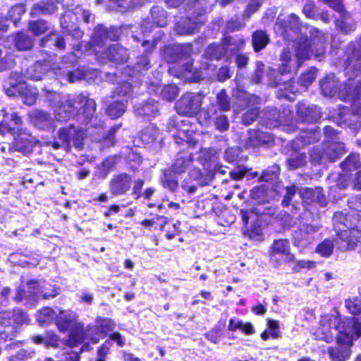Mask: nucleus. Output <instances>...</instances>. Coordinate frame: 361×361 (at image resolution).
Masks as SVG:
<instances>
[{"instance_id":"f257e3e1","label":"nucleus","mask_w":361,"mask_h":361,"mask_svg":"<svg viewBox=\"0 0 361 361\" xmlns=\"http://www.w3.org/2000/svg\"><path fill=\"white\" fill-rule=\"evenodd\" d=\"M314 334L317 339L327 343L336 336L338 344L350 345L361 335V322L355 318L342 321L339 317L324 315Z\"/></svg>"},{"instance_id":"f03ea898","label":"nucleus","mask_w":361,"mask_h":361,"mask_svg":"<svg viewBox=\"0 0 361 361\" xmlns=\"http://www.w3.org/2000/svg\"><path fill=\"white\" fill-rule=\"evenodd\" d=\"M315 32L314 38L307 40L305 37H300L295 43V54L292 55L289 51L286 50L281 54V64L279 68L281 74L297 69L302 61L312 56L321 60L324 54L325 39L319 30H316Z\"/></svg>"},{"instance_id":"7ed1b4c3","label":"nucleus","mask_w":361,"mask_h":361,"mask_svg":"<svg viewBox=\"0 0 361 361\" xmlns=\"http://www.w3.org/2000/svg\"><path fill=\"white\" fill-rule=\"evenodd\" d=\"M334 225L337 233L336 245L341 251L353 250L361 241V214L355 211L350 214H336Z\"/></svg>"},{"instance_id":"20e7f679","label":"nucleus","mask_w":361,"mask_h":361,"mask_svg":"<svg viewBox=\"0 0 361 361\" xmlns=\"http://www.w3.org/2000/svg\"><path fill=\"white\" fill-rule=\"evenodd\" d=\"M95 108V102L82 94L73 98L68 96L60 105L55 106L54 115L59 121H66L78 113L84 114L87 119H90Z\"/></svg>"},{"instance_id":"39448f33","label":"nucleus","mask_w":361,"mask_h":361,"mask_svg":"<svg viewBox=\"0 0 361 361\" xmlns=\"http://www.w3.org/2000/svg\"><path fill=\"white\" fill-rule=\"evenodd\" d=\"M58 295L57 290L44 281H30L25 286L22 285L17 291L15 297L16 301L27 300L35 302L40 297L47 299L54 298Z\"/></svg>"},{"instance_id":"423d86ee","label":"nucleus","mask_w":361,"mask_h":361,"mask_svg":"<svg viewBox=\"0 0 361 361\" xmlns=\"http://www.w3.org/2000/svg\"><path fill=\"white\" fill-rule=\"evenodd\" d=\"M337 83L338 81L334 75H327L320 82L323 94L331 97L338 94L341 99L348 101L355 99L361 94V87H354V83L351 80L349 83L341 85L338 90L336 89Z\"/></svg>"},{"instance_id":"0eeeda50","label":"nucleus","mask_w":361,"mask_h":361,"mask_svg":"<svg viewBox=\"0 0 361 361\" xmlns=\"http://www.w3.org/2000/svg\"><path fill=\"white\" fill-rule=\"evenodd\" d=\"M55 323L61 331H70L68 344L71 347L75 346L76 338L82 339V335H78V332L83 329V324L78 322V315L75 312L60 310L56 314Z\"/></svg>"},{"instance_id":"6e6552de","label":"nucleus","mask_w":361,"mask_h":361,"mask_svg":"<svg viewBox=\"0 0 361 361\" xmlns=\"http://www.w3.org/2000/svg\"><path fill=\"white\" fill-rule=\"evenodd\" d=\"M192 120L194 118H185L171 119L168 123V129L169 132H172L173 129L177 130L176 133L173 135L177 143L185 142L189 144H195L196 141V125Z\"/></svg>"},{"instance_id":"1a4fd4ad","label":"nucleus","mask_w":361,"mask_h":361,"mask_svg":"<svg viewBox=\"0 0 361 361\" xmlns=\"http://www.w3.org/2000/svg\"><path fill=\"white\" fill-rule=\"evenodd\" d=\"M192 164L190 154L179 155L176 162L172 166L171 170H168L164 173L162 179V185L164 188L169 189L171 192H174L178 187V181L176 177H173L172 173H181L186 169H188Z\"/></svg>"},{"instance_id":"9d476101","label":"nucleus","mask_w":361,"mask_h":361,"mask_svg":"<svg viewBox=\"0 0 361 361\" xmlns=\"http://www.w3.org/2000/svg\"><path fill=\"white\" fill-rule=\"evenodd\" d=\"M85 132L82 130H76L73 126L61 129L58 133V140L52 142V147L55 149L61 147L67 149L72 143L75 147L80 148L82 145Z\"/></svg>"},{"instance_id":"9b49d317","label":"nucleus","mask_w":361,"mask_h":361,"mask_svg":"<svg viewBox=\"0 0 361 361\" xmlns=\"http://www.w3.org/2000/svg\"><path fill=\"white\" fill-rule=\"evenodd\" d=\"M324 146L326 148L324 151L316 149L311 153L310 157L313 163L334 161L345 152L344 144L334 139L331 141H328Z\"/></svg>"},{"instance_id":"f8f14e48","label":"nucleus","mask_w":361,"mask_h":361,"mask_svg":"<svg viewBox=\"0 0 361 361\" xmlns=\"http://www.w3.org/2000/svg\"><path fill=\"white\" fill-rule=\"evenodd\" d=\"M202 104V97L198 94L188 93L176 104V110L180 115L192 116L198 112Z\"/></svg>"},{"instance_id":"ddd939ff","label":"nucleus","mask_w":361,"mask_h":361,"mask_svg":"<svg viewBox=\"0 0 361 361\" xmlns=\"http://www.w3.org/2000/svg\"><path fill=\"white\" fill-rule=\"evenodd\" d=\"M188 176L190 181L185 179L181 187L190 194L194 193L197 188V185L192 183V181H196L197 185L202 186L207 185L213 178L212 171H206L205 173H202L197 167L190 169Z\"/></svg>"},{"instance_id":"4468645a","label":"nucleus","mask_w":361,"mask_h":361,"mask_svg":"<svg viewBox=\"0 0 361 361\" xmlns=\"http://www.w3.org/2000/svg\"><path fill=\"white\" fill-rule=\"evenodd\" d=\"M277 255L283 256L287 262L294 260V255L290 252V244L287 240L279 239L274 242L270 250L271 260L275 261Z\"/></svg>"},{"instance_id":"2eb2a0df","label":"nucleus","mask_w":361,"mask_h":361,"mask_svg":"<svg viewBox=\"0 0 361 361\" xmlns=\"http://www.w3.org/2000/svg\"><path fill=\"white\" fill-rule=\"evenodd\" d=\"M131 178L126 173H121L114 177L110 182V191L114 195L126 192L130 188Z\"/></svg>"},{"instance_id":"dca6fc26","label":"nucleus","mask_w":361,"mask_h":361,"mask_svg":"<svg viewBox=\"0 0 361 361\" xmlns=\"http://www.w3.org/2000/svg\"><path fill=\"white\" fill-rule=\"evenodd\" d=\"M78 335H82L83 338L82 340H79L78 338H76L75 345H76L77 343L84 342L85 340H90L93 344H95L105 336L104 331L97 323L95 326H89L85 332L82 329L79 331Z\"/></svg>"},{"instance_id":"f3484780","label":"nucleus","mask_w":361,"mask_h":361,"mask_svg":"<svg viewBox=\"0 0 361 361\" xmlns=\"http://www.w3.org/2000/svg\"><path fill=\"white\" fill-rule=\"evenodd\" d=\"M300 197L305 202L310 203L311 202H317L321 205H325V200L322 193V189L317 188L315 189L305 188L299 190Z\"/></svg>"},{"instance_id":"a211bd4d","label":"nucleus","mask_w":361,"mask_h":361,"mask_svg":"<svg viewBox=\"0 0 361 361\" xmlns=\"http://www.w3.org/2000/svg\"><path fill=\"white\" fill-rule=\"evenodd\" d=\"M3 111L4 120L0 125V133L2 134L11 133L20 124L21 120L16 113H13L10 115L5 112V111Z\"/></svg>"},{"instance_id":"6ab92c4d","label":"nucleus","mask_w":361,"mask_h":361,"mask_svg":"<svg viewBox=\"0 0 361 361\" xmlns=\"http://www.w3.org/2000/svg\"><path fill=\"white\" fill-rule=\"evenodd\" d=\"M11 320L17 324L26 323L28 320L27 314L20 310H16L13 313L9 312H0V324H10Z\"/></svg>"},{"instance_id":"aec40b11","label":"nucleus","mask_w":361,"mask_h":361,"mask_svg":"<svg viewBox=\"0 0 361 361\" xmlns=\"http://www.w3.org/2000/svg\"><path fill=\"white\" fill-rule=\"evenodd\" d=\"M216 161V153L211 149H202L197 157V161L202 164L205 171H212Z\"/></svg>"},{"instance_id":"412c9836","label":"nucleus","mask_w":361,"mask_h":361,"mask_svg":"<svg viewBox=\"0 0 361 361\" xmlns=\"http://www.w3.org/2000/svg\"><path fill=\"white\" fill-rule=\"evenodd\" d=\"M107 58L116 63L126 61L128 59V53L126 49L118 45H111L106 53Z\"/></svg>"},{"instance_id":"4be33fe9","label":"nucleus","mask_w":361,"mask_h":361,"mask_svg":"<svg viewBox=\"0 0 361 361\" xmlns=\"http://www.w3.org/2000/svg\"><path fill=\"white\" fill-rule=\"evenodd\" d=\"M135 112L137 116L149 119L157 115L158 106L154 101L150 100L145 104L139 105L136 108Z\"/></svg>"},{"instance_id":"5701e85b","label":"nucleus","mask_w":361,"mask_h":361,"mask_svg":"<svg viewBox=\"0 0 361 361\" xmlns=\"http://www.w3.org/2000/svg\"><path fill=\"white\" fill-rule=\"evenodd\" d=\"M337 348H331L329 355L332 361H345L350 355V347L353 345L339 344Z\"/></svg>"},{"instance_id":"b1692460","label":"nucleus","mask_w":361,"mask_h":361,"mask_svg":"<svg viewBox=\"0 0 361 361\" xmlns=\"http://www.w3.org/2000/svg\"><path fill=\"white\" fill-rule=\"evenodd\" d=\"M203 22L199 19L192 20L188 18L185 21L180 23L178 22L176 25V30L179 35H190L198 27L199 23Z\"/></svg>"},{"instance_id":"393cba45","label":"nucleus","mask_w":361,"mask_h":361,"mask_svg":"<svg viewBox=\"0 0 361 361\" xmlns=\"http://www.w3.org/2000/svg\"><path fill=\"white\" fill-rule=\"evenodd\" d=\"M30 118L34 125L39 128H48L51 123L50 116L41 110H34L30 114Z\"/></svg>"},{"instance_id":"a878e982","label":"nucleus","mask_w":361,"mask_h":361,"mask_svg":"<svg viewBox=\"0 0 361 361\" xmlns=\"http://www.w3.org/2000/svg\"><path fill=\"white\" fill-rule=\"evenodd\" d=\"M23 102L27 105L35 104L37 95L35 88L28 87L25 83L20 85L18 87Z\"/></svg>"},{"instance_id":"bb28decb","label":"nucleus","mask_w":361,"mask_h":361,"mask_svg":"<svg viewBox=\"0 0 361 361\" xmlns=\"http://www.w3.org/2000/svg\"><path fill=\"white\" fill-rule=\"evenodd\" d=\"M269 42V37L267 33L262 30H257L253 33L252 44L255 51H259L264 49Z\"/></svg>"},{"instance_id":"cd10ccee","label":"nucleus","mask_w":361,"mask_h":361,"mask_svg":"<svg viewBox=\"0 0 361 361\" xmlns=\"http://www.w3.org/2000/svg\"><path fill=\"white\" fill-rule=\"evenodd\" d=\"M126 109V104L122 101H115L110 104L106 109L107 114L112 118H116L122 116Z\"/></svg>"},{"instance_id":"c85d7f7f","label":"nucleus","mask_w":361,"mask_h":361,"mask_svg":"<svg viewBox=\"0 0 361 361\" xmlns=\"http://www.w3.org/2000/svg\"><path fill=\"white\" fill-rule=\"evenodd\" d=\"M158 130L156 126L150 124L140 133V137L144 144L149 145L156 140Z\"/></svg>"},{"instance_id":"c756f323","label":"nucleus","mask_w":361,"mask_h":361,"mask_svg":"<svg viewBox=\"0 0 361 361\" xmlns=\"http://www.w3.org/2000/svg\"><path fill=\"white\" fill-rule=\"evenodd\" d=\"M192 71V65L190 63H186L183 68L176 75L178 78H184L188 80H191L194 82L198 81L203 78V75L202 73H197L193 75H190Z\"/></svg>"},{"instance_id":"7c9ffc66","label":"nucleus","mask_w":361,"mask_h":361,"mask_svg":"<svg viewBox=\"0 0 361 361\" xmlns=\"http://www.w3.org/2000/svg\"><path fill=\"white\" fill-rule=\"evenodd\" d=\"M13 147L17 151L28 154L32 151L33 146L27 137H19L16 139V145Z\"/></svg>"},{"instance_id":"2f4dec72","label":"nucleus","mask_w":361,"mask_h":361,"mask_svg":"<svg viewBox=\"0 0 361 361\" xmlns=\"http://www.w3.org/2000/svg\"><path fill=\"white\" fill-rule=\"evenodd\" d=\"M151 13L154 23L158 27H164L166 25V12L163 8L158 6L153 7Z\"/></svg>"},{"instance_id":"473e14b6","label":"nucleus","mask_w":361,"mask_h":361,"mask_svg":"<svg viewBox=\"0 0 361 361\" xmlns=\"http://www.w3.org/2000/svg\"><path fill=\"white\" fill-rule=\"evenodd\" d=\"M56 314V313L52 309L44 307L37 312V320L40 325H44L51 321Z\"/></svg>"},{"instance_id":"72a5a7b5","label":"nucleus","mask_w":361,"mask_h":361,"mask_svg":"<svg viewBox=\"0 0 361 361\" xmlns=\"http://www.w3.org/2000/svg\"><path fill=\"white\" fill-rule=\"evenodd\" d=\"M360 166V157L357 154H352L341 164L344 171L355 170Z\"/></svg>"},{"instance_id":"f704fd0d","label":"nucleus","mask_w":361,"mask_h":361,"mask_svg":"<svg viewBox=\"0 0 361 361\" xmlns=\"http://www.w3.org/2000/svg\"><path fill=\"white\" fill-rule=\"evenodd\" d=\"M47 66L42 64L41 62L36 63L32 68L29 70L28 74L30 78L35 80H42L45 71H47Z\"/></svg>"},{"instance_id":"c9c22d12","label":"nucleus","mask_w":361,"mask_h":361,"mask_svg":"<svg viewBox=\"0 0 361 361\" xmlns=\"http://www.w3.org/2000/svg\"><path fill=\"white\" fill-rule=\"evenodd\" d=\"M334 246L333 242L326 239L317 245L316 252L322 257H328L332 254Z\"/></svg>"},{"instance_id":"e433bc0d","label":"nucleus","mask_w":361,"mask_h":361,"mask_svg":"<svg viewBox=\"0 0 361 361\" xmlns=\"http://www.w3.org/2000/svg\"><path fill=\"white\" fill-rule=\"evenodd\" d=\"M178 92V87L175 85H170L163 87L161 90L160 94L164 99L172 101L177 97Z\"/></svg>"},{"instance_id":"4c0bfd02","label":"nucleus","mask_w":361,"mask_h":361,"mask_svg":"<svg viewBox=\"0 0 361 361\" xmlns=\"http://www.w3.org/2000/svg\"><path fill=\"white\" fill-rule=\"evenodd\" d=\"M16 44L20 50L30 49L32 47L31 39L24 33H18L16 37Z\"/></svg>"},{"instance_id":"58836bf2","label":"nucleus","mask_w":361,"mask_h":361,"mask_svg":"<svg viewBox=\"0 0 361 361\" xmlns=\"http://www.w3.org/2000/svg\"><path fill=\"white\" fill-rule=\"evenodd\" d=\"M345 307L353 314L361 313V299L355 297L345 300Z\"/></svg>"},{"instance_id":"ea45409f","label":"nucleus","mask_w":361,"mask_h":361,"mask_svg":"<svg viewBox=\"0 0 361 361\" xmlns=\"http://www.w3.org/2000/svg\"><path fill=\"white\" fill-rule=\"evenodd\" d=\"M229 47H228L227 49ZM226 49V44L224 46H218V45H210L207 49L205 53L207 56H209L212 59H219L221 58L224 51Z\"/></svg>"},{"instance_id":"a19ab883","label":"nucleus","mask_w":361,"mask_h":361,"mask_svg":"<svg viewBox=\"0 0 361 361\" xmlns=\"http://www.w3.org/2000/svg\"><path fill=\"white\" fill-rule=\"evenodd\" d=\"M30 30L37 36L44 33L48 30V25L44 20L33 21L30 23Z\"/></svg>"},{"instance_id":"79ce46f5","label":"nucleus","mask_w":361,"mask_h":361,"mask_svg":"<svg viewBox=\"0 0 361 361\" xmlns=\"http://www.w3.org/2000/svg\"><path fill=\"white\" fill-rule=\"evenodd\" d=\"M305 156L303 154H297L288 159V166L290 169H296L305 164Z\"/></svg>"},{"instance_id":"37998d69","label":"nucleus","mask_w":361,"mask_h":361,"mask_svg":"<svg viewBox=\"0 0 361 361\" xmlns=\"http://www.w3.org/2000/svg\"><path fill=\"white\" fill-rule=\"evenodd\" d=\"M231 176L234 179H240L245 176L247 177L248 178H254L257 177V173L253 172L251 171V169H247L243 167L231 172Z\"/></svg>"},{"instance_id":"c03bdc74","label":"nucleus","mask_w":361,"mask_h":361,"mask_svg":"<svg viewBox=\"0 0 361 361\" xmlns=\"http://www.w3.org/2000/svg\"><path fill=\"white\" fill-rule=\"evenodd\" d=\"M316 267V262L311 260H298L295 262L293 271L300 272L303 269H312Z\"/></svg>"},{"instance_id":"a18cd8bd","label":"nucleus","mask_w":361,"mask_h":361,"mask_svg":"<svg viewBox=\"0 0 361 361\" xmlns=\"http://www.w3.org/2000/svg\"><path fill=\"white\" fill-rule=\"evenodd\" d=\"M33 341L36 343H44L47 346L56 347L58 345V338L54 334H51L49 337L37 336L33 338Z\"/></svg>"},{"instance_id":"49530a36","label":"nucleus","mask_w":361,"mask_h":361,"mask_svg":"<svg viewBox=\"0 0 361 361\" xmlns=\"http://www.w3.org/2000/svg\"><path fill=\"white\" fill-rule=\"evenodd\" d=\"M279 172V166H273L272 167L268 169L267 171L263 172V173L260 176V180L266 182L274 180L277 178Z\"/></svg>"},{"instance_id":"de8ad7c7","label":"nucleus","mask_w":361,"mask_h":361,"mask_svg":"<svg viewBox=\"0 0 361 361\" xmlns=\"http://www.w3.org/2000/svg\"><path fill=\"white\" fill-rule=\"evenodd\" d=\"M96 323H97L98 325L100 326L105 336L107 334L108 332L113 331L116 326V324L114 322V321L111 320V319L107 318H98L96 321Z\"/></svg>"},{"instance_id":"09e8293b","label":"nucleus","mask_w":361,"mask_h":361,"mask_svg":"<svg viewBox=\"0 0 361 361\" xmlns=\"http://www.w3.org/2000/svg\"><path fill=\"white\" fill-rule=\"evenodd\" d=\"M25 10L23 5H16L11 8L8 12V15L11 19L15 23H16V22L20 19V16L25 13Z\"/></svg>"},{"instance_id":"8fccbe9b","label":"nucleus","mask_w":361,"mask_h":361,"mask_svg":"<svg viewBox=\"0 0 361 361\" xmlns=\"http://www.w3.org/2000/svg\"><path fill=\"white\" fill-rule=\"evenodd\" d=\"M317 69L311 68L307 72L304 73L301 77V82L305 87H307L316 78Z\"/></svg>"},{"instance_id":"3c124183","label":"nucleus","mask_w":361,"mask_h":361,"mask_svg":"<svg viewBox=\"0 0 361 361\" xmlns=\"http://www.w3.org/2000/svg\"><path fill=\"white\" fill-rule=\"evenodd\" d=\"M217 104L222 111H227L229 109L230 104L228 100L227 95L224 90H221L216 97Z\"/></svg>"},{"instance_id":"603ef678","label":"nucleus","mask_w":361,"mask_h":361,"mask_svg":"<svg viewBox=\"0 0 361 361\" xmlns=\"http://www.w3.org/2000/svg\"><path fill=\"white\" fill-rule=\"evenodd\" d=\"M268 328L269 334L273 338H277L280 336L279 322L275 320L268 319Z\"/></svg>"},{"instance_id":"864d4df0","label":"nucleus","mask_w":361,"mask_h":361,"mask_svg":"<svg viewBox=\"0 0 361 361\" xmlns=\"http://www.w3.org/2000/svg\"><path fill=\"white\" fill-rule=\"evenodd\" d=\"M215 126L216 128L221 132L226 130L228 128V121L227 118L225 116H220L217 117L215 121Z\"/></svg>"},{"instance_id":"5fc2aeb1","label":"nucleus","mask_w":361,"mask_h":361,"mask_svg":"<svg viewBox=\"0 0 361 361\" xmlns=\"http://www.w3.org/2000/svg\"><path fill=\"white\" fill-rule=\"evenodd\" d=\"M258 115V110L256 109H252L250 111L245 113L243 118V123L248 126L251 124L257 118Z\"/></svg>"},{"instance_id":"6e6d98bb","label":"nucleus","mask_w":361,"mask_h":361,"mask_svg":"<svg viewBox=\"0 0 361 361\" xmlns=\"http://www.w3.org/2000/svg\"><path fill=\"white\" fill-rule=\"evenodd\" d=\"M298 190V188H296L295 185L287 188L286 195H285V197L283 198V204L286 205V206L288 205L290 202L292 200V197L294 196V195L296 193V192Z\"/></svg>"},{"instance_id":"4d7b16f0","label":"nucleus","mask_w":361,"mask_h":361,"mask_svg":"<svg viewBox=\"0 0 361 361\" xmlns=\"http://www.w3.org/2000/svg\"><path fill=\"white\" fill-rule=\"evenodd\" d=\"M85 77V74L80 69L75 70L73 72L68 73V80L70 82H74L80 80Z\"/></svg>"},{"instance_id":"13d9d810","label":"nucleus","mask_w":361,"mask_h":361,"mask_svg":"<svg viewBox=\"0 0 361 361\" xmlns=\"http://www.w3.org/2000/svg\"><path fill=\"white\" fill-rule=\"evenodd\" d=\"M289 25L288 27H290V30H296L299 26V18L295 14H290L288 16Z\"/></svg>"},{"instance_id":"bf43d9fd","label":"nucleus","mask_w":361,"mask_h":361,"mask_svg":"<svg viewBox=\"0 0 361 361\" xmlns=\"http://www.w3.org/2000/svg\"><path fill=\"white\" fill-rule=\"evenodd\" d=\"M131 91V85L129 82H123L117 90L118 95L124 96Z\"/></svg>"},{"instance_id":"052dcab7","label":"nucleus","mask_w":361,"mask_h":361,"mask_svg":"<svg viewBox=\"0 0 361 361\" xmlns=\"http://www.w3.org/2000/svg\"><path fill=\"white\" fill-rule=\"evenodd\" d=\"M225 156L228 161L233 162L238 157V150L233 148L228 149L226 151Z\"/></svg>"},{"instance_id":"680f3d73","label":"nucleus","mask_w":361,"mask_h":361,"mask_svg":"<svg viewBox=\"0 0 361 361\" xmlns=\"http://www.w3.org/2000/svg\"><path fill=\"white\" fill-rule=\"evenodd\" d=\"M314 5L313 4L308 2L305 4L303 8V13L307 18H312L314 16Z\"/></svg>"},{"instance_id":"e2e57ef3","label":"nucleus","mask_w":361,"mask_h":361,"mask_svg":"<svg viewBox=\"0 0 361 361\" xmlns=\"http://www.w3.org/2000/svg\"><path fill=\"white\" fill-rule=\"evenodd\" d=\"M241 326H242L241 321H240L238 319H231L229 321L228 329L231 331H235L237 329H240Z\"/></svg>"},{"instance_id":"0e129e2a","label":"nucleus","mask_w":361,"mask_h":361,"mask_svg":"<svg viewBox=\"0 0 361 361\" xmlns=\"http://www.w3.org/2000/svg\"><path fill=\"white\" fill-rule=\"evenodd\" d=\"M210 116L207 111H202L200 113V116L198 118L199 123L201 125H206L209 121Z\"/></svg>"},{"instance_id":"69168bd1","label":"nucleus","mask_w":361,"mask_h":361,"mask_svg":"<svg viewBox=\"0 0 361 361\" xmlns=\"http://www.w3.org/2000/svg\"><path fill=\"white\" fill-rule=\"evenodd\" d=\"M240 330L245 334L250 335L255 332L254 328L250 323L243 324L242 322V326Z\"/></svg>"},{"instance_id":"338daca9","label":"nucleus","mask_w":361,"mask_h":361,"mask_svg":"<svg viewBox=\"0 0 361 361\" xmlns=\"http://www.w3.org/2000/svg\"><path fill=\"white\" fill-rule=\"evenodd\" d=\"M353 55L357 57L358 60H361V36L357 42V47L353 50Z\"/></svg>"},{"instance_id":"774afa93","label":"nucleus","mask_w":361,"mask_h":361,"mask_svg":"<svg viewBox=\"0 0 361 361\" xmlns=\"http://www.w3.org/2000/svg\"><path fill=\"white\" fill-rule=\"evenodd\" d=\"M353 187L357 190H361V171L356 173L353 180Z\"/></svg>"}]
</instances>
